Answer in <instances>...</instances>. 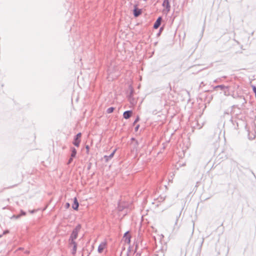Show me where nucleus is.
<instances>
[{
    "label": "nucleus",
    "mask_w": 256,
    "mask_h": 256,
    "mask_svg": "<svg viewBox=\"0 0 256 256\" xmlns=\"http://www.w3.org/2000/svg\"><path fill=\"white\" fill-rule=\"evenodd\" d=\"M70 244H72L74 246H77L76 243L75 242L74 240L69 241Z\"/></svg>",
    "instance_id": "6ab92c4d"
},
{
    "label": "nucleus",
    "mask_w": 256,
    "mask_h": 256,
    "mask_svg": "<svg viewBox=\"0 0 256 256\" xmlns=\"http://www.w3.org/2000/svg\"><path fill=\"white\" fill-rule=\"evenodd\" d=\"M78 206H79L78 202L76 198H75L72 207L74 210H77L78 209Z\"/></svg>",
    "instance_id": "9d476101"
},
{
    "label": "nucleus",
    "mask_w": 256,
    "mask_h": 256,
    "mask_svg": "<svg viewBox=\"0 0 256 256\" xmlns=\"http://www.w3.org/2000/svg\"><path fill=\"white\" fill-rule=\"evenodd\" d=\"M218 144L216 142V146H216H216H218Z\"/></svg>",
    "instance_id": "7c9ffc66"
},
{
    "label": "nucleus",
    "mask_w": 256,
    "mask_h": 256,
    "mask_svg": "<svg viewBox=\"0 0 256 256\" xmlns=\"http://www.w3.org/2000/svg\"><path fill=\"white\" fill-rule=\"evenodd\" d=\"M142 11L141 9L137 8V5L134 6V9L133 10V14L134 17H138L142 14Z\"/></svg>",
    "instance_id": "39448f33"
},
{
    "label": "nucleus",
    "mask_w": 256,
    "mask_h": 256,
    "mask_svg": "<svg viewBox=\"0 0 256 256\" xmlns=\"http://www.w3.org/2000/svg\"><path fill=\"white\" fill-rule=\"evenodd\" d=\"M192 234L194 232V224L193 221L192 222Z\"/></svg>",
    "instance_id": "aec40b11"
},
{
    "label": "nucleus",
    "mask_w": 256,
    "mask_h": 256,
    "mask_svg": "<svg viewBox=\"0 0 256 256\" xmlns=\"http://www.w3.org/2000/svg\"><path fill=\"white\" fill-rule=\"evenodd\" d=\"M162 30H163V28L161 27L160 28V30H159V32L158 34V36H159L160 34V33H161L162 31Z\"/></svg>",
    "instance_id": "393cba45"
},
{
    "label": "nucleus",
    "mask_w": 256,
    "mask_h": 256,
    "mask_svg": "<svg viewBox=\"0 0 256 256\" xmlns=\"http://www.w3.org/2000/svg\"><path fill=\"white\" fill-rule=\"evenodd\" d=\"M30 213L32 214V213H34L35 212V210H30Z\"/></svg>",
    "instance_id": "c85d7f7f"
},
{
    "label": "nucleus",
    "mask_w": 256,
    "mask_h": 256,
    "mask_svg": "<svg viewBox=\"0 0 256 256\" xmlns=\"http://www.w3.org/2000/svg\"><path fill=\"white\" fill-rule=\"evenodd\" d=\"M162 18L160 16L157 18V20L155 22L154 24V26H153L154 29L158 28L160 26L161 22H162Z\"/></svg>",
    "instance_id": "0eeeda50"
},
{
    "label": "nucleus",
    "mask_w": 256,
    "mask_h": 256,
    "mask_svg": "<svg viewBox=\"0 0 256 256\" xmlns=\"http://www.w3.org/2000/svg\"><path fill=\"white\" fill-rule=\"evenodd\" d=\"M2 236V235L0 234V238H1Z\"/></svg>",
    "instance_id": "72a5a7b5"
},
{
    "label": "nucleus",
    "mask_w": 256,
    "mask_h": 256,
    "mask_svg": "<svg viewBox=\"0 0 256 256\" xmlns=\"http://www.w3.org/2000/svg\"><path fill=\"white\" fill-rule=\"evenodd\" d=\"M124 238H125V241L127 242H130V236L128 234V232H126L124 234Z\"/></svg>",
    "instance_id": "f8f14e48"
},
{
    "label": "nucleus",
    "mask_w": 256,
    "mask_h": 256,
    "mask_svg": "<svg viewBox=\"0 0 256 256\" xmlns=\"http://www.w3.org/2000/svg\"><path fill=\"white\" fill-rule=\"evenodd\" d=\"M242 95H239L238 94H232V97L234 98H235V99H236L238 100V96H241Z\"/></svg>",
    "instance_id": "f3484780"
},
{
    "label": "nucleus",
    "mask_w": 256,
    "mask_h": 256,
    "mask_svg": "<svg viewBox=\"0 0 256 256\" xmlns=\"http://www.w3.org/2000/svg\"><path fill=\"white\" fill-rule=\"evenodd\" d=\"M106 244V242H101L98 246V252L100 253H102L103 252L105 248Z\"/></svg>",
    "instance_id": "423d86ee"
},
{
    "label": "nucleus",
    "mask_w": 256,
    "mask_h": 256,
    "mask_svg": "<svg viewBox=\"0 0 256 256\" xmlns=\"http://www.w3.org/2000/svg\"><path fill=\"white\" fill-rule=\"evenodd\" d=\"M136 248H137V246H136V250H136Z\"/></svg>",
    "instance_id": "2f4dec72"
},
{
    "label": "nucleus",
    "mask_w": 256,
    "mask_h": 256,
    "mask_svg": "<svg viewBox=\"0 0 256 256\" xmlns=\"http://www.w3.org/2000/svg\"><path fill=\"white\" fill-rule=\"evenodd\" d=\"M163 6L165 7L166 11L168 12L170 10V6L168 0H164L162 3Z\"/></svg>",
    "instance_id": "6e6552de"
},
{
    "label": "nucleus",
    "mask_w": 256,
    "mask_h": 256,
    "mask_svg": "<svg viewBox=\"0 0 256 256\" xmlns=\"http://www.w3.org/2000/svg\"><path fill=\"white\" fill-rule=\"evenodd\" d=\"M26 213L23 210H21V214H18L16 216H14L13 217L15 218H20L21 216H24L26 215Z\"/></svg>",
    "instance_id": "4468645a"
},
{
    "label": "nucleus",
    "mask_w": 256,
    "mask_h": 256,
    "mask_svg": "<svg viewBox=\"0 0 256 256\" xmlns=\"http://www.w3.org/2000/svg\"><path fill=\"white\" fill-rule=\"evenodd\" d=\"M253 91L255 94V96L256 98V87L255 86H254L252 88Z\"/></svg>",
    "instance_id": "b1692460"
},
{
    "label": "nucleus",
    "mask_w": 256,
    "mask_h": 256,
    "mask_svg": "<svg viewBox=\"0 0 256 256\" xmlns=\"http://www.w3.org/2000/svg\"><path fill=\"white\" fill-rule=\"evenodd\" d=\"M8 232H9V231L8 230H6L4 232L3 234H8Z\"/></svg>",
    "instance_id": "a878e982"
},
{
    "label": "nucleus",
    "mask_w": 256,
    "mask_h": 256,
    "mask_svg": "<svg viewBox=\"0 0 256 256\" xmlns=\"http://www.w3.org/2000/svg\"><path fill=\"white\" fill-rule=\"evenodd\" d=\"M86 149L88 151V150H89V146H86Z\"/></svg>",
    "instance_id": "cd10ccee"
},
{
    "label": "nucleus",
    "mask_w": 256,
    "mask_h": 256,
    "mask_svg": "<svg viewBox=\"0 0 256 256\" xmlns=\"http://www.w3.org/2000/svg\"><path fill=\"white\" fill-rule=\"evenodd\" d=\"M238 102L240 104V106L238 105L234 106L238 108L239 109H242L245 107V104L246 103V100L243 96H238Z\"/></svg>",
    "instance_id": "7ed1b4c3"
},
{
    "label": "nucleus",
    "mask_w": 256,
    "mask_h": 256,
    "mask_svg": "<svg viewBox=\"0 0 256 256\" xmlns=\"http://www.w3.org/2000/svg\"><path fill=\"white\" fill-rule=\"evenodd\" d=\"M221 80V78H218V79H216L215 80L214 82H215V83H217V82H220Z\"/></svg>",
    "instance_id": "5701e85b"
},
{
    "label": "nucleus",
    "mask_w": 256,
    "mask_h": 256,
    "mask_svg": "<svg viewBox=\"0 0 256 256\" xmlns=\"http://www.w3.org/2000/svg\"><path fill=\"white\" fill-rule=\"evenodd\" d=\"M114 108H113V107H110L109 108H108L106 110V112L108 114H110L112 112H113L114 110Z\"/></svg>",
    "instance_id": "2eb2a0df"
},
{
    "label": "nucleus",
    "mask_w": 256,
    "mask_h": 256,
    "mask_svg": "<svg viewBox=\"0 0 256 256\" xmlns=\"http://www.w3.org/2000/svg\"><path fill=\"white\" fill-rule=\"evenodd\" d=\"M71 151H72V154H71V156H70L71 157L74 158L76 154V149L74 147L71 148Z\"/></svg>",
    "instance_id": "ddd939ff"
},
{
    "label": "nucleus",
    "mask_w": 256,
    "mask_h": 256,
    "mask_svg": "<svg viewBox=\"0 0 256 256\" xmlns=\"http://www.w3.org/2000/svg\"><path fill=\"white\" fill-rule=\"evenodd\" d=\"M116 150H114L112 153H111L109 156H104V158L105 159L106 162H108L109 160L112 158L116 152Z\"/></svg>",
    "instance_id": "9b49d317"
},
{
    "label": "nucleus",
    "mask_w": 256,
    "mask_h": 256,
    "mask_svg": "<svg viewBox=\"0 0 256 256\" xmlns=\"http://www.w3.org/2000/svg\"><path fill=\"white\" fill-rule=\"evenodd\" d=\"M76 247H77V246H75V245H74V246H73V248H72V254H76Z\"/></svg>",
    "instance_id": "dca6fc26"
},
{
    "label": "nucleus",
    "mask_w": 256,
    "mask_h": 256,
    "mask_svg": "<svg viewBox=\"0 0 256 256\" xmlns=\"http://www.w3.org/2000/svg\"><path fill=\"white\" fill-rule=\"evenodd\" d=\"M218 88H220L224 92V96H228L230 94V86L221 84L218 85L214 87V90H216Z\"/></svg>",
    "instance_id": "f257e3e1"
},
{
    "label": "nucleus",
    "mask_w": 256,
    "mask_h": 256,
    "mask_svg": "<svg viewBox=\"0 0 256 256\" xmlns=\"http://www.w3.org/2000/svg\"><path fill=\"white\" fill-rule=\"evenodd\" d=\"M73 158H72V157L70 156V158L68 160V162L67 163L68 164H70L72 162V161L73 160Z\"/></svg>",
    "instance_id": "412c9836"
},
{
    "label": "nucleus",
    "mask_w": 256,
    "mask_h": 256,
    "mask_svg": "<svg viewBox=\"0 0 256 256\" xmlns=\"http://www.w3.org/2000/svg\"><path fill=\"white\" fill-rule=\"evenodd\" d=\"M66 204L68 208L70 206V204L68 203H66Z\"/></svg>",
    "instance_id": "c756f323"
},
{
    "label": "nucleus",
    "mask_w": 256,
    "mask_h": 256,
    "mask_svg": "<svg viewBox=\"0 0 256 256\" xmlns=\"http://www.w3.org/2000/svg\"><path fill=\"white\" fill-rule=\"evenodd\" d=\"M249 139L252 140V139H253V138H249Z\"/></svg>",
    "instance_id": "473e14b6"
},
{
    "label": "nucleus",
    "mask_w": 256,
    "mask_h": 256,
    "mask_svg": "<svg viewBox=\"0 0 256 256\" xmlns=\"http://www.w3.org/2000/svg\"><path fill=\"white\" fill-rule=\"evenodd\" d=\"M81 133H78L74 137V141L73 142V144L78 147L80 146V138L81 136Z\"/></svg>",
    "instance_id": "20e7f679"
},
{
    "label": "nucleus",
    "mask_w": 256,
    "mask_h": 256,
    "mask_svg": "<svg viewBox=\"0 0 256 256\" xmlns=\"http://www.w3.org/2000/svg\"><path fill=\"white\" fill-rule=\"evenodd\" d=\"M180 216V214L178 216H176V222H175V223H174V226H175L178 224V218H179V217Z\"/></svg>",
    "instance_id": "a211bd4d"
},
{
    "label": "nucleus",
    "mask_w": 256,
    "mask_h": 256,
    "mask_svg": "<svg viewBox=\"0 0 256 256\" xmlns=\"http://www.w3.org/2000/svg\"><path fill=\"white\" fill-rule=\"evenodd\" d=\"M140 126L139 125H138L136 126L135 128V130L136 131L138 130V128H139Z\"/></svg>",
    "instance_id": "bb28decb"
},
{
    "label": "nucleus",
    "mask_w": 256,
    "mask_h": 256,
    "mask_svg": "<svg viewBox=\"0 0 256 256\" xmlns=\"http://www.w3.org/2000/svg\"><path fill=\"white\" fill-rule=\"evenodd\" d=\"M132 110H126L125 111L123 114V116L126 119L129 118L132 115Z\"/></svg>",
    "instance_id": "1a4fd4ad"
},
{
    "label": "nucleus",
    "mask_w": 256,
    "mask_h": 256,
    "mask_svg": "<svg viewBox=\"0 0 256 256\" xmlns=\"http://www.w3.org/2000/svg\"><path fill=\"white\" fill-rule=\"evenodd\" d=\"M80 228V226L78 224L73 230L69 238V241L74 240L77 238L78 232Z\"/></svg>",
    "instance_id": "f03ea898"
},
{
    "label": "nucleus",
    "mask_w": 256,
    "mask_h": 256,
    "mask_svg": "<svg viewBox=\"0 0 256 256\" xmlns=\"http://www.w3.org/2000/svg\"><path fill=\"white\" fill-rule=\"evenodd\" d=\"M139 120V118L138 116L136 119L134 121V122H133V125H134L137 122H138Z\"/></svg>",
    "instance_id": "4be33fe9"
}]
</instances>
